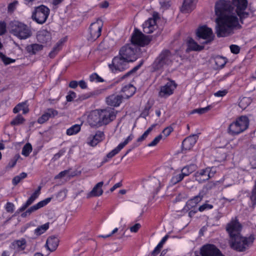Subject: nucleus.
Here are the masks:
<instances>
[{
    "mask_svg": "<svg viewBox=\"0 0 256 256\" xmlns=\"http://www.w3.org/2000/svg\"><path fill=\"white\" fill-rule=\"evenodd\" d=\"M216 34L218 38L226 37L233 33L235 28H241L237 16L233 12L232 2L218 0L215 4Z\"/></svg>",
    "mask_w": 256,
    "mask_h": 256,
    "instance_id": "f257e3e1",
    "label": "nucleus"
},
{
    "mask_svg": "<svg viewBox=\"0 0 256 256\" xmlns=\"http://www.w3.org/2000/svg\"><path fill=\"white\" fill-rule=\"evenodd\" d=\"M174 54L168 49L160 53L151 65L152 72L163 70L165 67L171 66L174 60Z\"/></svg>",
    "mask_w": 256,
    "mask_h": 256,
    "instance_id": "f03ea898",
    "label": "nucleus"
},
{
    "mask_svg": "<svg viewBox=\"0 0 256 256\" xmlns=\"http://www.w3.org/2000/svg\"><path fill=\"white\" fill-rule=\"evenodd\" d=\"M10 32L20 40H26L32 35L30 28L26 24L18 21L10 22Z\"/></svg>",
    "mask_w": 256,
    "mask_h": 256,
    "instance_id": "7ed1b4c3",
    "label": "nucleus"
},
{
    "mask_svg": "<svg viewBox=\"0 0 256 256\" xmlns=\"http://www.w3.org/2000/svg\"><path fill=\"white\" fill-rule=\"evenodd\" d=\"M254 237L251 235L249 237H244L240 234L230 240V245L232 248L237 252H244L254 242Z\"/></svg>",
    "mask_w": 256,
    "mask_h": 256,
    "instance_id": "20e7f679",
    "label": "nucleus"
},
{
    "mask_svg": "<svg viewBox=\"0 0 256 256\" xmlns=\"http://www.w3.org/2000/svg\"><path fill=\"white\" fill-rule=\"evenodd\" d=\"M248 125V118L246 116H242L229 126L228 132L232 135L238 134L246 130Z\"/></svg>",
    "mask_w": 256,
    "mask_h": 256,
    "instance_id": "39448f33",
    "label": "nucleus"
},
{
    "mask_svg": "<svg viewBox=\"0 0 256 256\" xmlns=\"http://www.w3.org/2000/svg\"><path fill=\"white\" fill-rule=\"evenodd\" d=\"M196 35L198 42L204 45L210 44L214 36L212 30L206 26L198 28Z\"/></svg>",
    "mask_w": 256,
    "mask_h": 256,
    "instance_id": "423d86ee",
    "label": "nucleus"
},
{
    "mask_svg": "<svg viewBox=\"0 0 256 256\" xmlns=\"http://www.w3.org/2000/svg\"><path fill=\"white\" fill-rule=\"evenodd\" d=\"M130 62L119 54L114 57L112 63L108 65V67L112 72L114 73L117 72H123L128 68Z\"/></svg>",
    "mask_w": 256,
    "mask_h": 256,
    "instance_id": "0eeeda50",
    "label": "nucleus"
},
{
    "mask_svg": "<svg viewBox=\"0 0 256 256\" xmlns=\"http://www.w3.org/2000/svg\"><path fill=\"white\" fill-rule=\"evenodd\" d=\"M236 7L235 12L242 24L244 19L248 17L250 14L246 10L248 8L247 0H232V4Z\"/></svg>",
    "mask_w": 256,
    "mask_h": 256,
    "instance_id": "6e6552de",
    "label": "nucleus"
},
{
    "mask_svg": "<svg viewBox=\"0 0 256 256\" xmlns=\"http://www.w3.org/2000/svg\"><path fill=\"white\" fill-rule=\"evenodd\" d=\"M152 36H146L140 30L135 28L132 34L131 42L132 44L144 46L149 44Z\"/></svg>",
    "mask_w": 256,
    "mask_h": 256,
    "instance_id": "1a4fd4ad",
    "label": "nucleus"
},
{
    "mask_svg": "<svg viewBox=\"0 0 256 256\" xmlns=\"http://www.w3.org/2000/svg\"><path fill=\"white\" fill-rule=\"evenodd\" d=\"M137 48L132 44L123 46L119 51V54L130 62L134 61L136 58Z\"/></svg>",
    "mask_w": 256,
    "mask_h": 256,
    "instance_id": "9d476101",
    "label": "nucleus"
},
{
    "mask_svg": "<svg viewBox=\"0 0 256 256\" xmlns=\"http://www.w3.org/2000/svg\"><path fill=\"white\" fill-rule=\"evenodd\" d=\"M49 14V8L44 5H41L36 8L32 14V18L37 23L42 24L46 21Z\"/></svg>",
    "mask_w": 256,
    "mask_h": 256,
    "instance_id": "9b49d317",
    "label": "nucleus"
},
{
    "mask_svg": "<svg viewBox=\"0 0 256 256\" xmlns=\"http://www.w3.org/2000/svg\"><path fill=\"white\" fill-rule=\"evenodd\" d=\"M242 226L236 218H232L226 226V230L229 234L230 238L240 234Z\"/></svg>",
    "mask_w": 256,
    "mask_h": 256,
    "instance_id": "f8f14e48",
    "label": "nucleus"
},
{
    "mask_svg": "<svg viewBox=\"0 0 256 256\" xmlns=\"http://www.w3.org/2000/svg\"><path fill=\"white\" fill-rule=\"evenodd\" d=\"M202 256H225L215 245L206 244L200 249Z\"/></svg>",
    "mask_w": 256,
    "mask_h": 256,
    "instance_id": "ddd939ff",
    "label": "nucleus"
},
{
    "mask_svg": "<svg viewBox=\"0 0 256 256\" xmlns=\"http://www.w3.org/2000/svg\"><path fill=\"white\" fill-rule=\"evenodd\" d=\"M99 112L102 126L108 124L116 118V112L113 108L99 110Z\"/></svg>",
    "mask_w": 256,
    "mask_h": 256,
    "instance_id": "4468645a",
    "label": "nucleus"
},
{
    "mask_svg": "<svg viewBox=\"0 0 256 256\" xmlns=\"http://www.w3.org/2000/svg\"><path fill=\"white\" fill-rule=\"evenodd\" d=\"M102 24L100 20H97L90 25L89 28L90 37L88 40H94L101 35Z\"/></svg>",
    "mask_w": 256,
    "mask_h": 256,
    "instance_id": "2eb2a0df",
    "label": "nucleus"
},
{
    "mask_svg": "<svg viewBox=\"0 0 256 256\" xmlns=\"http://www.w3.org/2000/svg\"><path fill=\"white\" fill-rule=\"evenodd\" d=\"M157 14H154L153 17L149 18L143 24V31L146 34H151L157 28L156 24V19L158 18Z\"/></svg>",
    "mask_w": 256,
    "mask_h": 256,
    "instance_id": "dca6fc26",
    "label": "nucleus"
},
{
    "mask_svg": "<svg viewBox=\"0 0 256 256\" xmlns=\"http://www.w3.org/2000/svg\"><path fill=\"white\" fill-rule=\"evenodd\" d=\"M176 85L173 81L168 82L164 86L160 88L159 96L162 98H167L172 94L176 88Z\"/></svg>",
    "mask_w": 256,
    "mask_h": 256,
    "instance_id": "f3484780",
    "label": "nucleus"
},
{
    "mask_svg": "<svg viewBox=\"0 0 256 256\" xmlns=\"http://www.w3.org/2000/svg\"><path fill=\"white\" fill-rule=\"evenodd\" d=\"M204 195L202 192L190 199L186 203V206L183 208L184 212H188L191 209L196 208L197 204L202 201Z\"/></svg>",
    "mask_w": 256,
    "mask_h": 256,
    "instance_id": "a211bd4d",
    "label": "nucleus"
},
{
    "mask_svg": "<svg viewBox=\"0 0 256 256\" xmlns=\"http://www.w3.org/2000/svg\"><path fill=\"white\" fill-rule=\"evenodd\" d=\"M88 122L92 126H102L99 110L92 112L88 116Z\"/></svg>",
    "mask_w": 256,
    "mask_h": 256,
    "instance_id": "6ab92c4d",
    "label": "nucleus"
},
{
    "mask_svg": "<svg viewBox=\"0 0 256 256\" xmlns=\"http://www.w3.org/2000/svg\"><path fill=\"white\" fill-rule=\"evenodd\" d=\"M123 98L122 95L111 94L106 98V102L108 106L117 107L122 103Z\"/></svg>",
    "mask_w": 256,
    "mask_h": 256,
    "instance_id": "aec40b11",
    "label": "nucleus"
},
{
    "mask_svg": "<svg viewBox=\"0 0 256 256\" xmlns=\"http://www.w3.org/2000/svg\"><path fill=\"white\" fill-rule=\"evenodd\" d=\"M198 136L196 134H193L186 138L182 142V150H190L196 143Z\"/></svg>",
    "mask_w": 256,
    "mask_h": 256,
    "instance_id": "412c9836",
    "label": "nucleus"
},
{
    "mask_svg": "<svg viewBox=\"0 0 256 256\" xmlns=\"http://www.w3.org/2000/svg\"><path fill=\"white\" fill-rule=\"evenodd\" d=\"M195 180L199 183H203L210 179L208 168L202 169L194 174Z\"/></svg>",
    "mask_w": 256,
    "mask_h": 256,
    "instance_id": "4be33fe9",
    "label": "nucleus"
},
{
    "mask_svg": "<svg viewBox=\"0 0 256 256\" xmlns=\"http://www.w3.org/2000/svg\"><path fill=\"white\" fill-rule=\"evenodd\" d=\"M104 138V134L103 132L97 131L95 134L91 135L88 138L89 141L88 144L92 146H94L99 142H102Z\"/></svg>",
    "mask_w": 256,
    "mask_h": 256,
    "instance_id": "5701e85b",
    "label": "nucleus"
},
{
    "mask_svg": "<svg viewBox=\"0 0 256 256\" xmlns=\"http://www.w3.org/2000/svg\"><path fill=\"white\" fill-rule=\"evenodd\" d=\"M36 38L40 42L46 44L50 41L51 34L46 30H42L38 32Z\"/></svg>",
    "mask_w": 256,
    "mask_h": 256,
    "instance_id": "b1692460",
    "label": "nucleus"
},
{
    "mask_svg": "<svg viewBox=\"0 0 256 256\" xmlns=\"http://www.w3.org/2000/svg\"><path fill=\"white\" fill-rule=\"evenodd\" d=\"M26 244V240L22 238L20 240H14L10 245V248L14 250L16 252H18L25 250Z\"/></svg>",
    "mask_w": 256,
    "mask_h": 256,
    "instance_id": "393cba45",
    "label": "nucleus"
},
{
    "mask_svg": "<svg viewBox=\"0 0 256 256\" xmlns=\"http://www.w3.org/2000/svg\"><path fill=\"white\" fill-rule=\"evenodd\" d=\"M204 44H198L194 40L190 38L187 42L188 48L186 52H188L191 51H201L204 48Z\"/></svg>",
    "mask_w": 256,
    "mask_h": 256,
    "instance_id": "a878e982",
    "label": "nucleus"
},
{
    "mask_svg": "<svg viewBox=\"0 0 256 256\" xmlns=\"http://www.w3.org/2000/svg\"><path fill=\"white\" fill-rule=\"evenodd\" d=\"M59 239L54 236H50L46 240V246L50 252H54L58 248L59 244Z\"/></svg>",
    "mask_w": 256,
    "mask_h": 256,
    "instance_id": "bb28decb",
    "label": "nucleus"
},
{
    "mask_svg": "<svg viewBox=\"0 0 256 256\" xmlns=\"http://www.w3.org/2000/svg\"><path fill=\"white\" fill-rule=\"evenodd\" d=\"M197 0H184L181 10L184 13L190 12L194 10Z\"/></svg>",
    "mask_w": 256,
    "mask_h": 256,
    "instance_id": "cd10ccee",
    "label": "nucleus"
},
{
    "mask_svg": "<svg viewBox=\"0 0 256 256\" xmlns=\"http://www.w3.org/2000/svg\"><path fill=\"white\" fill-rule=\"evenodd\" d=\"M104 184L103 182H98L92 188V190L88 194L87 198L92 197H96L101 196L103 193L102 187Z\"/></svg>",
    "mask_w": 256,
    "mask_h": 256,
    "instance_id": "c85d7f7f",
    "label": "nucleus"
},
{
    "mask_svg": "<svg viewBox=\"0 0 256 256\" xmlns=\"http://www.w3.org/2000/svg\"><path fill=\"white\" fill-rule=\"evenodd\" d=\"M44 46L42 44H33L28 45L26 48V50L30 54L34 55L42 50Z\"/></svg>",
    "mask_w": 256,
    "mask_h": 256,
    "instance_id": "c756f323",
    "label": "nucleus"
},
{
    "mask_svg": "<svg viewBox=\"0 0 256 256\" xmlns=\"http://www.w3.org/2000/svg\"><path fill=\"white\" fill-rule=\"evenodd\" d=\"M51 200V198H47L43 200H42L36 204L30 206L28 208L27 210L28 212L29 213L30 215L33 212L37 210H38L44 207Z\"/></svg>",
    "mask_w": 256,
    "mask_h": 256,
    "instance_id": "7c9ffc66",
    "label": "nucleus"
},
{
    "mask_svg": "<svg viewBox=\"0 0 256 256\" xmlns=\"http://www.w3.org/2000/svg\"><path fill=\"white\" fill-rule=\"evenodd\" d=\"M122 92L124 93V96L128 98L134 94L136 88L132 84H128L122 87Z\"/></svg>",
    "mask_w": 256,
    "mask_h": 256,
    "instance_id": "2f4dec72",
    "label": "nucleus"
},
{
    "mask_svg": "<svg viewBox=\"0 0 256 256\" xmlns=\"http://www.w3.org/2000/svg\"><path fill=\"white\" fill-rule=\"evenodd\" d=\"M38 195L34 192L31 196L28 198L25 204L20 207L16 212V213H20L24 211L28 207L31 205L34 201L38 198Z\"/></svg>",
    "mask_w": 256,
    "mask_h": 256,
    "instance_id": "473e14b6",
    "label": "nucleus"
},
{
    "mask_svg": "<svg viewBox=\"0 0 256 256\" xmlns=\"http://www.w3.org/2000/svg\"><path fill=\"white\" fill-rule=\"evenodd\" d=\"M196 165L194 164H191L183 168L182 170V172L184 176H188L196 169Z\"/></svg>",
    "mask_w": 256,
    "mask_h": 256,
    "instance_id": "72a5a7b5",
    "label": "nucleus"
},
{
    "mask_svg": "<svg viewBox=\"0 0 256 256\" xmlns=\"http://www.w3.org/2000/svg\"><path fill=\"white\" fill-rule=\"evenodd\" d=\"M81 130V124H75L67 129L66 134L68 136H72L77 134Z\"/></svg>",
    "mask_w": 256,
    "mask_h": 256,
    "instance_id": "f704fd0d",
    "label": "nucleus"
},
{
    "mask_svg": "<svg viewBox=\"0 0 256 256\" xmlns=\"http://www.w3.org/2000/svg\"><path fill=\"white\" fill-rule=\"evenodd\" d=\"M168 238V235L165 236L158 243L157 246L154 248V250L152 252V256H156L160 252V249L162 248L164 244Z\"/></svg>",
    "mask_w": 256,
    "mask_h": 256,
    "instance_id": "c9c22d12",
    "label": "nucleus"
},
{
    "mask_svg": "<svg viewBox=\"0 0 256 256\" xmlns=\"http://www.w3.org/2000/svg\"><path fill=\"white\" fill-rule=\"evenodd\" d=\"M26 104V102L18 104L14 108L13 112L14 114H16V113L18 112L20 110H22L24 114H27L29 111V109L28 107L25 106Z\"/></svg>",
    "mask_w": 256,
    "mask_h": 256,
    "instance_id": "e433bc0d",
    "label": "nucleus"
},
{
    "mask_svg": "<svg viewBox=\"0 0 256 256\" xmlns=\"http://www.w3.org/2000/svg\"><path fill=\"white\" fill-rule=\"evenodd\" d=\"M49 222H46L44 224L38 226L35 229L34 234L37 236H40L41 234L44 233L49 228Z\"/></svg>",
    "mask_w": 256,
    "mask_h": 256,
    "instance_id": "4c0bfd02",
    "label": "nucleus"
},
{
    "mask_svg": "<svg viewBox=\"0 0 256 256\" xmlns=\"http://www.w3.org/2000/svg\"><path fill=\"white\" fill-rule=\"evenodd\" d=\"M62 42L59 41L54 46L52 51L49 53L48 56L50 58H54L58 54V52L61 50Z\"/></svg>",
    "mask_w": 256,
    "mask_h": 256,
    "instance_id": "58836bf2",
    "label": "nucleus"
},
{
    "mask_svg": "<svg viewBox=\"0 0 256 256\" xmlns=\"http://www.w3.org/2000/svg\"><path fill=\"white\" fill-rule=\"evenodd\" d=\"M214 62L217 68H222L226 64L227 60L225 58L218 56L215 57Z\"/></svg>",
    "mask_w": 256,
    "mask_h": 256,
    "instance_id": "ea45409f",
    "label": "nucleus"
},
{
    "mask_svg": "<svg viewBox=\"0 0 256 256\" xmlns=\"http://www.w3.org/2000/svg\"><path fill=\"white\" fill-rule=\"evenodd\" d=\"M24 121V118L21 114H18L11 121L10 124L12 126H18L23 124Z\"/></svg>",
    "mask_w": 256,
    "mask_h": 256,
    "instance_id": "a19ab883",
    "label": "nucleus"
},
{
    "mask_svg": "<svg viewBox=\"0 0 256 256\" xmlns=\"http://www.w3.org/2000/svg\"><path fill=\"white\" fill-rule=\"evenodd\" d=\"M250 199L252 203V206L254 208L256 206V180L254 185L252 189Z\"/></svg>",
    "mask_w": 256,
    "mask_h": 256,
    "instance_id": "79ce46f5",
    "label": "nucleus"
},
{
    "mask_svg": "<svg viewBox=\"0 0 256 256\" xmlns=\"http://www.w3.org/2000/svg\"><path fill=\"white\" fill-rule=\"evenodd\" d=\"M121 150L122 148L119 147V146L118 145L117 147H116L114 149L110 151L106 154V157L104 159V162H107V158H112L115 155L118 154Z\"/></svg>",
    "mask_w": 256,
    "mask_h": 256,
    "instance_id": "37998d69",
    "label": "nucleus"
},
{
    "mask_svg": "<svg viewBox=\"0 0 256 256\" xmlns=\"http://www.w3.org/2000/svg\"><path fill=\"white\" fill-rule=\"evenodd\" d=\"M32 146L31 144L30 143H27L22 148V154L25 156H28L32 152Z\"/></svg>",
    "mask_w": 256,
    "mask_h": 256,
    "instance_id": "c03bdc74",
    "label": "nucleus"
},
{
    "mask_svg": "<svg viewBox=\"0 0 256 256\" xmlns=\"http://www.w3.org/2000/svg\"><path fill=\"white\" fill-rule=\"evenodd\" d=\"M142 62L140 63L139 64L137 65L136 66H134L132 69L129 72H127L126 74H125L122 78L121 79L123 80L124 79L132 74H134L140 68L142 65Z\"/></svg>",
    "mask_w": 256,
    "mask_h": 256,
    "instance_id": "a18cd8bd",
    "label": "nucleus"
},
{
    "mask_svg": "<svg viewBox=\"0 0 256 256\" xmlns=\"http://www.w3.org/2000/svg\"><path fill=\"white\" fill-rule=\"evenodd\" d=\"M0 58H1V60H2V61L5 65H8L15 62L14 59H12L10 58L7 57L2 52H0Z\"/></svg>",
    "mask_w": 256,
    "mask_h": 256,
    "instance_id": "49530a36",
    "label": "nucleus"
},
{
    "mask_svg": "<svg viewBox=\"0 0 256 256\" xmlns=\"http://www.w3.org/2000/svg\"><path fill=\"white\" fill-rule=\"evenodd\" d=\"M44 112L46 115H47L48 119L54 118L57 116L58 113L56 110L52 108L47 109Z\"/></svg>",
    "mask_w": 256,
    "mask_h": 256,
    "instance_id": "de8ad7c7",
    "label": "nucleus"
},
{
    "mask_svg": "<svg viewBox=\"0 0 256 256\" xmlns=\"http://www.w3.org/2000/svg\"><path fill=\"white\" fill-rule=\"evenodd\" d=\"M20 158V155L16 154L15 155L9 162L8 164L7 165L6 168H14L18 160Z\"/></svg>",
    "mask_w": 256,
    "mask_h": 256,
    "instance_id": "09e8293b",
    "label": "nucleus"
},
{
    "mask_svg": "<svg viewBox=\"0 0 256 256\" xmlns=\"http://www.w3.org/2000/svg\"><path fill=\"white\" fill-rule=\"evenodd\" d=\"M250 104V100L248 98H242L239 102V106L242 109H244Z\"/></svg>",
    "mask_w": 256,
    "mask_h": 256,
    "instance_id": "8fccbe9b",
    "label": "nucleus"
},
{
    "mask_svg": "<svg viewBox=\"0 0 256 256\" xmlns=\"http://www.w3.org/2000/svg\"><path fill=\"white\" fill-rule=\"evenodd\" d=\"M212 106H208L205 108L195 109L192 111V113H198L200 114H205L210 110Z\"/></svg>",
    "mask_w": 256,
    "mask_h": 256,
    "instance_id": "3c124183",
    "label": "nucleus"
},
{
    "mask_svg": "<svg viewBox=\"0 0 256 256\" xmlns=\"http://www.w3.org/2000/svg\"><path fill=\"white\" fill-rule=\"evenodd\" d=\"M90 82L96 81V82H103L104 80L100 77L97 74L93 73L90 76Z\"/></svg>",
    "mask_w": 256,
    "mask_h": 256,
    "instance_id": "603ef678",
    "label": "nucleus"
},
{
    "mask_svg": "<svg viewBox=\"0 0 256 256\" xmlns=\"http://www.w3.org/2000/svg\"><path fill=\"white\" fill-rule=\"evenodd\" d=\"M162 138V134H160L158 136H156L154 140L150 144H148V146H156L160 140Z\"/></svg>",
    "mask_w": 256,
    "mask_h": 256,
    "instance_id": "864d4df0",
    "label": "nucleus"
},
{
    "mask_svg": "<svg viewBox=\"0 0 256 256\" xmlns=\"http://www.w3.org/2000/svg\"><path fill=\"white\" fill-rule=\"evenodd\" d=\"M184 175L182 174V172L180 174H177L175 176H174L172 178V181L174 184H176L180 181H182L184 178Z\"/></svg>",
    "mask_w": 256,
    "mask_h": 256,
    "instance_id": "5fc2aeb1",
    "label": "nucleus"
},
{
    "mask_svg": "<svg viewBox=\"0 0 256 256\" xmlns=\"http://www.w3.org/2000/svg\"><path fill=\"white\" fill-rule=\"evenodd\" d=\"M213 206L208 203H205L200 206L198 208V210L200 212H203L206 210H210L213 208Z\"/></svg>",
    "mask_w": 256,
    "mask_h": 256,
    "instance_id": "6e6d98bb",
    "label": "nucleus"
},
{
    "mask_svg": "<svg viewBox=\"0 0 256 256\" xmlns=\"http://www.w3.org/2000/svg\"><path fill=\"white\" fill-rule=\"evenodd\" d=\"M6 32V24L4 21H0V36H2Z\"/></svg>",
    "mask_w": 256,
    "mask_h": 256,
    "instance_id": "4d7b16f0",
    "label": "nucleus"
},
{
    "mask_svg": "<svg viewBox=\"0 0 256 256\" xmlns=\"http://www.w3.org/2000/svg\"><path fill=\"white\" fill-rule=\"evenodd\" d=\"M230 48L231 52L235 54H238L240 52V47L236 44L230 45Z\"/></svg>",
    "mask_w": 256,
    "mask_h": 256,
    "instance_id": "13d9d810",
    "label": "nucleus"
},
{
    "mask_svg": "<svg viewBox=\"0 0 256 256\" xmlns=\"http://www.w3.org/2000/svg\"><path fill=\"white\" fill-rule=\"evenodd\" d=\"M18 4V2L17 0H14L12 3H10L8 6V12H13L15 9L17 5Z\"/></svg>",
    "mask_w": 256,
    "mask_h": 256,
    "instance_id": "bf43d9fd",
    "label": "nucleus"
},
{
    "mask_svg": "<svg viewBox=\"0 0 256 256\" xmlns=\"http://www.w3.org/2000/svg\"><path fill=\"white\" fill-rule=\"evenodd\" d=\"M134 136L131 134L124 140V142H121L118 144L119 147H120L122 149L125 146H126L130 141L132 140Z\"/></svg>",
    "mask_w": 256,
    "mask_h": 256,
    "instance_id": "052dcab7",
    "label": "nucleus"
},
{
    "mask_svg": "<svg viewBox=\"0 0 256 256\" xmlns=\"http://www.w3.org/2000/svg\"><path fill=\"white\" fill-rule=\"evenodd\" d=\"M104 91V89H98L92 92H89L90 98L96 97L102 94Z\"/></svg>",
    "mask_w": 256,
    "mask_h": 256,
    "instance_id": "680f3d73",
    "label": "nucleus"
},
{
    "mask_svg": "<svg viewBox=\"0 0 256 256\" xmlns=\"http://www.w3.org/2000/svg\"><path fill=\"white\" fill-rule=\"evenodd\" d=\"M76 98V93L73 91H70L66 96V99L68 102H72Z\"/></svg>",
    "mask_w": 256,
    "mask_h": 256,
    "instance_id": "e2e57ef3",
    "label": "nucleus"
},
{
    "mask_svg": "<svg viewBox=\"0 0 256 256\" xmlns=\"http://www.w3.org/2000/svg\"><path fill=\"white\" fill-rule=\"evenodd\" d=\"M48 120L47 115H46L44 112L42 116L38 118V122L40 124H42L47 122Z\"/></svg>",
    "mask_w": 256,
    "mask_h": 256,
    "instance_id": "0e129e2a",
    "label": "nucleus"
},
{
    "mask_svg": "<svg viewBox=\"0 0 256 256\" xmlns=\"http://www.w3.org/2000/svg\"><path fill=\"white\" fill-rule=\"evenodd\" d=\"M14 204L10 202H8L6 205V210L8 212H13L14 210Z\"/></svg>",
    "mask_w": 256,
    "mask_h": 256,
    "instance_id": "69168bd1",
    "label": "nucleus"
},
{
    "mask_svg": "<svg viewBox=\"0 0 256 256\" xmlns=\"http://www.w3.org/2000/svg\"><path fill=\"white\" fill-rule=\"evenodd\" d=\"M173 131V128L170 126L166 128L162 132L165 137L168 136L170 133Z\"/></svg>",
    "mask_w": 256,
    "mask_h": 256,
    "instance_id": "338daca9",
    "label": "nucleus"
},
{
    "mask_svg": "<svg viewBox=\"0 0 256 256\" xmlns=\"http://www.w3.org/2000/svg\"><path fill=\"white\" fill-rule=\"evenodd\" d=\"M150 108H151L150 106H145L144 110H142V112L141 114V116L142 118H146L147 116H148L149 110H150Z\"/></svg>",
    "mask_w": 256,
    "mask_h": 256,
    "instance_id": "774afa93",
    "label": "nucleus"
}]
</instances>
